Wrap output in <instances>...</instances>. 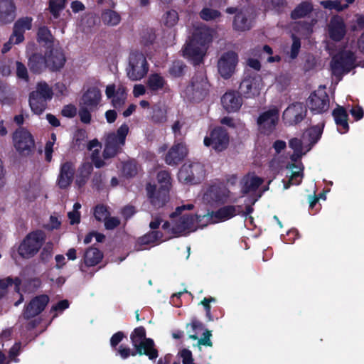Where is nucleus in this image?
I'll return each mask as SVG.
<instances>
[{"mask_svg":"<svg viewBox=\"0 0 364 364\" xmlns=\"http://www.w3.org/2000/svg\"><path fill=\"white\" fill-rule=\"evenodd\" d=\"M92 171L93 166L90 162H83L78 167L75 178V184L78 188H82L87 183Z\"/></svg>","mask_w":364,"mask_h":364,"instance_id":"34","label":"nucleus"},{"mask_svg":"<svg viewBox=\"0 0 364 364\" xmlns=\"http://www.w3.org/2000/svg\"><path fill=\"white\" fill-rule=\"evenodd\" d=\"M109 215L107 206L103 204H98L94 208V216L99 222L104 221Z\"/></svg>","mask_w":364,"mask_h":364,"instance_id":"56","label":"nucleus"},{"mask_svg":"<svg viewBox=\"0 0 364 364\" xmlns=\"http://www.w3.org/2000/svg\"><path fill=\"white\" fill-rule=\"evenodd\" d=\"M303 173L300 171L292 172L291 177L288 182L284 183V187L285 189L289 188L291 185L298 186L301 183Z\"/></svg>","mask_w":364,"mask_h":364,"instance_id":"60","label":"nucleus"},{"mask_svg":"<svg viewBox=\"0 0 364 364\" xmlns=\"http://www.w3.org/2000/svg\"><path fill=\"white\" fill-rule=\"evenodd\" d=\"M33 96L39 95L46 100H51L53 96L52 88L46 82H40L36 85V90L31 92Z\"/></svg>","mask_w":364,"mask_h":364,"instance_id":"45","label":"nucleus"},{"mask_svg":"<svg viewBox=\"0 0 364 364\" xmlns=\"http://www.w3.org/2000/svg\"><path fill=\"white\" fill-rule=\"evenodd\" d=\"M225 12L228 14H235L232 20V29L237 32L250 31L254 26L257 13L254 6L227 7Z\"/></svg>","mask_w":364,"mask_h":364,"instance_id":"2","label":"nucleus"},{"mask_svg":"<svg viewBox=\"0 0 364 364\" xmlns=\"http://www.w3.org/2000/svg\"><path fill=\"white\" fill-rule=\"evenodd\" d=\"M314 11V5L311 1H303L296 6L291 11L290 18L292 20H298L309 17Z\"/></svg>","mask_w":364,"mask_h":364,"instance_id":"31","label":"nucleus"},{"mask_svg":"<svg viewBox=\"0 0 364 364\" xmlns=\"http://www.w3.org/2000/svg\"><path fill=\"white\" fill-rule=\"evenodd\" d=\"M46 53L47 67L51 71H58L66 62L63 49L59 46H53Z\"/></svg>","mask_w":364,"mask_h":364,"instance_id":"22","label":"nucleus"},{"mask_svg":"<svg viewBox=\"0 0 364 364\" xmlns=\"http://www.w3.org/2000/svg\"><path fill=\"white\" fill-rule=\"evenodd\" d=\"M88 107L84 105L80 107L79 109L78 114L80 121L84 124H90L91 122L92 116L90 111L88 109Z\"/></svg>","mask_w":364,"mask_h":364,"instance_id":"61","label":"nucleus"},{"mask_svg":"<svg viewBox=\"0 0 364 364\" xmlns=\"http://www.w3.org/2000/svg\"><path fill=\"white\" fill-rule=\"evenodd\" d=\"M204 165L199 161H187L181 167L178 178L186 184H198L204 178Z\"/></svg>","mask_w":364,"mask_h":364,"instance_id":"8","label":"nucleus"},{"mask_svg":"<svg viewBox=\"0 0 364 364\" xmlns=\"http://www.w3.org/2000/svg\"><path fill=\"white\" fill-rule=\"evenodd\" d=\"M356 57L351 50H343L335 55L331 63L333 75L341 77L355 67Z\"/></svg>","mask_w":364,"mask_h":364,"instance_id":"10","label":"nucleus"},{"mask_svg":"<svg viewBox=\"0 0 364 364\" xmlns=\"http://www.w3.org/2000/svg\"><path fill=\"white\" fill-rule=\"evenodd\" d=\"M101 92L97 87H89L82 96V103L92 109L97 107L101 100Z\"/></svg>","mask_w":364,"mask_h":364,"instance_id":"30","label":"nucleus"},{"mask_svg":"<svg viewBox=\"0 0 364 364\" xmlns=\"http://www.w3.org/2000/svg\"><path fill=\"white\" fill-rule=\"evenodd\" d=\"M230 189L224 184H213L205 191L203 200L211 207H219L228 203H235L237 198L232 197Z\"/></svg>","mask_w":364,"mask_h":364,"instance_id":"5","label":"nucleus"},{"mask_svg":"<svg viewBox=\"0 0 364 364\" xmlns=\"http://www.w3.org/2000/svg\"><path fill=\"white\" fill-rule=\"evenodd\" d=\"M61 114L68 118H73L77 114V108L73 104L66 105L63 107Z\"/></svg>","mask_w":364,"mask_h":364,"instance_id":"62","label":"nucleus"},{"mask_svg":"<svg viewBox=\"0 0 364 364\" xmlns=\"http://www.w3.org/2000/svg\"><path fill=\"white\" fill-rule=\"evenodd\" d=\"M28 67L33 73H42L46 68H48L46 55L38 53L32 54L28 59Z\"/></svg>","mask_w":364,"mask_h":364,"instance_id":"35","label":"nucleus"},{"mask_svg":"<svg viewBox=\"0 0 364 364\" xmlns=\"http://www.w3.org/2000/svg\"><path fill=\"white\" fill-rule=\"evenodd\" d=\"M324 125L325 123L323 122L321 125L317 124L309 128L308 130V136L311 144H315L321 139Z\"/></svg>","mask_w":364,"mask_h":364,"instance_id":"47","label":"nucleus"},{"mask_svg":"<svg viewBox=\"0 0 364 364\" xmlns=\"http://www.w3.org/2000/svg\"><path fill=\"white\" fill-rule=\"evenodd\" d=\"M241 208V205H223L217 210H213L203 215V218H205L207 224L225 222L237 215L238 209Z\"/></svg>","mask_w":364,"mask_h":364,"instance_id":"17","label":"nucleus"},{"mask_svg":"<svg viewBox=\"0 0 364 364\" xmlns=\"http://www.w3.org/2000/svg\"><path fill=\"white\" fill-rule=\"evenodd\" d=\"M205 218L198 215L185 214L181 216L178 220L174 224L171 228V232L174 234H181L186 231L193 232L198 228H203L207 225L200 224L202 220Z\"/></svg>","mask_w":364,"mask_h":364,"instance_id":"13","label":"nucleus"},{"mask_svg":"<svg viewBox=\"0 0 364 364\" xmlns=\"http://www.w3.org/2000/svg\"><path fill=\"white\" fill-rule=\"evenodd\" d=\"M87 132L83 129H78L74 134L72 148L75 151H82L86 147Z\"/></svg>","mask_w":364,"mask_h":364,"instance_id":"41","label":"nucleus"},{"mask_svg":"<svg viewBox=\"0 0 364 364\" xmlns=\"http://www.w3.org/2000/svg\"><path fill=\"white\" fill-rule=\"evenodd\" d=\"M12 140L15 149L22 156H28L35 150L34 138L24 127H19L15 130Z\"/></svg>","mask_w":364,"mask_h":364,"instance_id":"11","label":"nucleus"},{"mask_svg":"<svg viewBox=\"0 0 364 364\" xmlns=\"http://www.w3.org/2000/svg\"><path fill=\"white\" fill-rule=\"evenodd\" d=\"M165 85H166V81L164 77L159 73L151 74L146 82V86L151 92H157L162 90Z\"/></svg>","mask_w":364,"mask_h":364,"instance_id":"39","label":"nucleus"},{"mask_svg":"<svg viewBox=\"0 0 364 364\" xmlns=\"http://www.w3.org/2000/svg\"><path fill=\"white\" fill-rule=\"evenodd\" d=\"M22 284L21 279L16 277L13 279L11 277H7L4 279H0V299L5 296L8 293V287L14 285V291L16 293H20L21 286Z\"/></svg>","mask_w":364,"mask_h":364,"instance_id":"36","label":"nucleus"},{"mask_svg":"<svg viewBox=\"0 0 364 364\" xmlns=\"http://www.w3.org/2000/svg\"><path fill=\"white\" fill-rule=\"evenodd\" d=\"M279 121V112L277 109H270L259 114L257 122L262 134L269 135L276 128Z\"/></svg>","mask_w":364,"mask_h":364,"instance_id":"21","label":"nucleus"},{"mask_svg":"<svg viewBox=\"0 0 364 364\" xmlns=\"http://www.w3.org/2000/svg\"><path fill=\"white\" fill-rule=\"evenodd\" d=\"M42 284L38 277L30 278L24 281L22 289L25 293H31L38 289Z\"/></svg>","mask_w":364,"mask_h":364,"instance_id":"49","label":"nucleus"},{"mask_svg":"<svg viewBox=\"0 0 364 364\" xmlns=\"http://www.w3.org/2000/svg\"><path fill=\"white\" fill-rule=\"evenodd\" d=\"M149 65L145 55L139 51L131 52L129 56V65L127 75L132 81L141 80L146 75Z\"/></svg>","mask_w":364,"mask_h":364,"instance_id":"9","label":"nucleus"},{"mask_svg":"<svg viewBox=\"0 0 364 364\" xmlns=\"http://www.w3.org/2000/svg\"><path fill=\"white\" fill-rule=\"evenodd\" d=\"M188 153L185 143L175 141L165 156V162L169 166H176L187 156Z\"/></svg>","mask_w":364,"mask_h":364,"instance_id":"24","label":"nucleus"},{"mask_svg":"<svg viewBox=\"0 0 364 364\" xmlns=\"http://www.w3.org/2000/svg\"><path fill=\"white\" fill-rule=\"evenodd\" d=\"M159 188H167L169 191L171 187V177L168 171H160L156 176Z\"/></svg>","mask_w":364,"mask_h":364,"instance_id":"51","label":"nucleus"},{"mask_svg":"<svg viewBox=\"0 0 364 364\" xmlns=\"http://www.w3.org/2000/svg\"><path fill=\"white\" fill-rule=\"evenodd\" d=\"M146 191L150 204L155 209L164 207L169 200L170 191L167 188H159L156 184L147 183Z\"/></svg>","mask_w":364,"mask_h":364,"instance_id":"16","label":"nucleus"},{"mask_svg":"<svg viewBox=\"0 0 364 364\" xmlns=\"http://www.w3.org/2000/svg\"><path fill=\"white\" fill-rule=\"evenodd\" d=\"M32 21L31 17L26 16L18 18L14 23L12 35L15 37V44H18L23 41L25 31L31 29Z\"/></svg>","mask_w":364,"mask_h":364,"instance_id":"29","label":"nucleus"},{"mask_svg":"<svg viewBox=\"0 0 364 364\" xmlns=\"http://www.w3.org/2000/svg\"><path fill=\"white\" fill-rule=\"evenodd\" d=\"M307 107L302 102L290 104L283 112V119L286 124L294 126L301 122L306 117Z\"/></svg>","mask_w":364,"mask_h":364,"instance_id":"18","label":"nucleus"},{"mask_svg":"<svg viewBox=\"0 0 364 364\" xmlns=\"http://www.w3.org/2000/svg\"><path fill=\"white\" fill-rule=\"evenodd\" d=\"M242 98L239 92L227 91L221 97L223 108L229 113L237 112L242 105Z\"/></svg>","mask_w":364,"mask_h":364,"instance_id":"26","label":"nucleus"},{"mask_svg":"<svg viewBox=\"0 0 364 364\" xmlns=\"http://www.w3.org/2000/svg\"><path fill=\"white\" fill-rule=\"evenodd\" d=\"M186 65L181 60H175L168 68V73L173 77H181L184 75Z\"/></svg>","mask_w":364,"mask_h":364,"instance_id":"48","label":"nucleus"},{"mask_svg":"<svg viewBox=\"0 0 364 364\" xmlns=\"http://www.w3.org/2000/svg\"><path fill=\"white\" fill-rule=\"evenodd\" d=\"M262 3L266 10L273 11L279 15L284 12L288 5L287 0H262Z\"/></svg>","mask_w":364,"mask_h":364,"instance_id":"43","label":"nucleus"},{"mask_svg":"<svg viewBox=\"0 0 364 364\" xmlns=\"http://www.w3.org/2000/svg\"><path fill=\"white\" fill-rule=\"evenodd\" d=\"M105 175L103 172L97 171L94 173L92 179V188L97 191H101L105 188Z\"/></svg>","mask_w":364,"mask_h":364,"instance_id":"54","label":"nucleus"},{"mask_svg":"<svg viewBox=\"0 0 364 364\" xmlns=\"http://www.w3.org/2000/svg\"><path fill=\"white\" fill-rule=\"evenodd\" d=\"M229 134L225 129L217 127L210 131L209 136L204 138L205 146L211 147L217 152L225 150L229 144Z\"/></svg>","mask_w":364,"mask_h":364,"instance_id":"12","label":"nucleus"},{"mask_svg":"<svg viewBox=\"0 0 364 364\" xmlns=\"http://www.w3.org/2000/svg\"><path fill=\"white\" fill-rule=\"evenodd\" d=\"M103 253L98 248L91 246L88 247L83 256V262L85 267H95L100 264L103 259Z\"/></svg>","mask_w":364,"mask_h":364,"instance_id":"32","label":"nucleus"},{"mask_svg":"<svg viewBox=\"0 0 364 364\" xmlns=\"http://www.w3.org/2000/svg\"><path fill=\"white\" fill-rule=\"evenodd\" d=\"M66 0H49V11L54 18L60 16V13L65 7Z\"/></svg>","mask_w":364,"mask_h":364,"instance_id":"50","label":"nucleus"},{"mask_svg":"<svg viewBox=\"0 0 364 364\" xmlns=\"http://www.w3.org/2000/svg\"><path fill=\"white\" fill-rule=\"evenodd\" d=\"M53 36L47 26H41L37 32L38 42H43L45 43H53Z\"/></svg>","mask_w":364,"mask_h":364,"instance_id":"52","label":"nucleus"},{"mask_svg":"<svg viewBox=\"0 0 364 364\" xmlns=\"http://www.w3.org/2000/svg\"><path fill=\"white\" fill-rule=\"evenodd\" d=\"M50 298L47 294H40L34 296L26 304L23 310V317L26 320H30L41 314L48 304Z\"/></svg>","mask_w":364,"mask_h":364,"instance_id":"20","label":"nucleus"},{"mask_svg":"<svg viewBox=\"0 0 364 364\" xmlns=\"http://www.w3.org/2000/svg\"><path fill=\"white\" fill-rule=\"evenodd\" d=\"M164 234L160 230H151L139 237L138 244L140 245H147L154 244L162 240Z\"/></svg>","mask_w":364,"mask_h":364,"instance_id":"42","label":"nucleus"},{"mask_svg":"<svg viewBox=\"0 0 364 364\" xmlns=\"http://www.w3.org/2000/svg\"><path fill=\"white\" fill-rule=\"evenodd\" d=\"M263 182L264 180L261 177L247 175L242 180L241 193L242 195H247L250 192L256 191Z\"/></svg>","mask_w":364,"mask_h":364,"instance_id":"33","label":"nucleus"},{"mask_svg":"<svg viewBox=\"0 0 364 364\" xmlns=\"http://www.w3.org/2000/svg\"><path fill=\"white\" fill-rule=\"evenodd\" d=\"M42 97L37 95L33 96V94H29L28 102L32 112L38 115L41 114L47 107L48 101Z\"/></svg>","mask_w":364,"mask_h":364,"instance_id":"38","label":"nucleus"},{"mask_svg":"<svg viewBox=\"0 0 364 364\" xmlns=\"http://www.w3.org/2000/svg\"><path fill=\"white\" fill-rule=\"evenodd\" d=\"M118 353L119 354L120 357L122 359H127L130 355L135 356L138 354V353H135L134 350H131L130 348L128 346H125L123 345H121L119 348L117 349Z\"/></svg>","mask_w":364,"mask_h":364,"instance_id":"63","label":"nucleus"},{"mask_svg":"<svg viewBox=\"0 0 364 364\" xmlns=\"http://www.w3.org/2000/svg\"><path fill=\"white\" fill-rule=\"evenodd\" d=\"M332 116L335 123L338 127V131L341 134H346L349 131L348 114L346 109L341 105L337 107L332 111Z\"/></svg>","mask_w":364,"mask_h":364,"instance_id":"28","label":"nucleus"},{"mask_svg":"<svg viewBox=\"0 0 364 364\" xmlns=\"http://www.w3.org/2000/svg\"><path fill=\"white\" fill-rule=\"evenodd\" d=\"M139 164L137 161L132 159L122 162V173L126 178L135 177L138 173Z\"/></svg>","mask_w":364,"mask_h":364,"instance_id":"40","label":"nucleus"},{"mask_svg":"<svg viewBox=\"0 0 364 364\" xmlns=\"http://www.w3.org/2000/svg\"><path fill=\"white\" fill-rule=\"evenodd\" d=\"M46 240V232L36 230L28 233L18 247V254L23 259H31L40 251Z\"/></svg>","mask_w":364,"mask_h":364,"instance_id":"3","label":"nucleus"},{"mask_svg":"<svg viewBox=\"0 0 364 364\" xmlns=\"http://www.w3.org/2000/svg\"><path fill=\"white\" fill-rule=\"evenodd\" d=\"M16 75L18 78L24 80L25 82H28L29 80L28 70L26 65L20 62L16 61Z\"/></svg>","mask_w":364,"mask_h":364,"instance_id":"59","label":"nucleus"},{"mask_svg":"<svg viewBox=\"0 0 364 364\" xmlns=\"http://www.w3.org/2000/svg\"><path fill=\"white\" fill-rule=\"evenodd\" d=\"M105 227L107 230H111L120 225V220L117 217H107L105 220Z\"/></svg>","mask_w":364,"mask_h":364,"instance_id":"64","label":"nucleus"},{"mask_svg":"<svg viewBox=\"0 0 364 364\" xmlns=\"http://www.w3.org/2000/svg\"><path fill=\"white\" fill-rule=\"evenodd\" d=\"M126 97V89L122 86L119 87L117 90L115 95L112 97V106L116 109L121 108L124 105Z\"/></svg>","mask_w":364,"mask_h":364,"instance_id":"46","label":"nucleus"},{"mask_svg":"<svg viewBox=\"0 0 364 364\" xmlns=\"http://www.w3.org/2000/svg\"><path fill=\"white\" fill-rule=\"evenodd\" d=\"M16 7L13 0H0V24H8L16 18Z\"/></svg>","mask_w":364,"mask_h":364,"instance_id":"27","label":"nucleus"},{"mask_svg":"<svg viewBox=\"0 0 364 364\" xmlns=\"http://www.w3.org/2000/svg\"><path fill=\"white\" fill-rule=\"evenodd\" d=\"M261 77L255 73H245L242 80L239 89L240 92L246 98L254 97L260 93Z\"/></svg>","mask_w":364,"mask_h":364,"instance_id":"15","label":"nucleus"},{"mask_svg":"<svg viewBox=\"0 0 364 364\" xmlns=\"http://www.w3.org/2000/svg\"><path fill=\"white\" fill-rule=\"evenodd\" d=\"M210 84L205 75L198 72L192 77L190 83L186 86L184 94L189 102H200L209 92Z\"/></svg>","mask_w":364,"mask_h":364,"instance_id":"7","label":"nucleus"},{"mask_svg":"<svg viewBox=\"0 0 364 364\" xmlns=\"http://www.w3.org/2000/svg\"><path fill=\"white\" fill-rule=\"evenodd\" d=\"M102 22L107 26H117L121 21L120 15L111 9H105L102 11L101 14Z\"/></svg>","mask_w":364,"mask_h":364,"instance_id":"44","label":"nucleus"},{"mask_svg":"<svg viewBox=\"0 0 364 364\" xmlns=\"http://www.w3.org/2000/svg\"><path fill=\"white\" fill-rule=\"evenodd\" d=\"M129 130L128 125L124 123L117 129L116 132H110L107 135L102 152L105 159L113 158L122 152Z\"/></svg>","mask_w":364,"mask_h":364,"instance_id":"6","label":"nucleus"},{"mask_svg":"<svg viewBox=\"0 0 364 364\" xmlns=\"http://www.w3.org/2000/svg\"><path fill=\"white\" fill-rule=\"evenodd\" d=\"M354 2L355 0H323L321 1V5L326 9L341 12Z\"/></svg>","mask_w":364,"mask_h":364,"instance_id":"37","label":"nucleus"},{"mask_svg":"<svg viewBox=\"0 0 364 364\" xmlns=\"http://www.w3.org/2000/svg\"><path fill=\"white\" fill-rule=\"evenodd\" d=\"M292 44L291 46L290 58L295 59L297 58L300 48H301V40L295 34L291 35Z\"/></svg>","mask_w":364,"mask_h":364,"instance_id":"58","label":"nucleus"},{"mask_svg":"<svg viewBox=\"0 0 364 364\" xmlns=\"http://www.w3.org/2000/svg\"><path fill=\"white\" fill-rule=\"evenodd\" d=\"M213 40L210 28L205 26L196 28L189 42L183 50V55L193 65H200L205 55L207 47Z\"/></svg>","mask_w":364,"mask_h":364,"instance_id":"1","label":"nucleus"},{"mask_svg":"<svg viewBox=\"0 0 364 364\" xmlns=\"http://www.w3.org/2000/svg\"><path fill=\"white\" fill-rule=\"evenodd\" d=\"M146 329L144 326H139L134 329L130 335L131 342L138 355H145L150 360H155L158 356V350L154 348L153 339L146 337Z\"/></svg>","mask_w":364,"mask_h":364,"instance_id":"4","label":"nucleus"},{"mask_svg":"<svg viewBox=\"0 0 364 364\" xmlns=\"http://www.w3.org/2000/svg\"><path fill=\"white\" fill-rule=\"evenodd\" d=\"M328 33L329 38L335 41H341L346 33V26L343 17L333 15L328 24Z\"/></svg>","mask_w":364,"mask_h":364,"instance_id":"25","label":"nucleus"},{"mask_svg":"<svg viewBox=\"0 0 364 364\" xmlns=\"http://www.w3.org/2000/svg\"><path fill=\"white\" fill-rule=\"evenodd\" d=\"M238 62V55L234 51L223 53L218 61V73L224 79H229L233 75Z\"/></svg>","mask_w":364,"mask_h":364,"instance_id":"19","label":"nucleus"},{"mask_svg":"<svg viewBox=\"0 0 364 364\" xmlns=\"http://www.w3.org/2000/svg\"><path fill=\"white\" fill-rule=\"evenodd\" d=\"M216 299L214 297L209 296V297H205L200 302V304H201L204 310L205 311V316L208 321H213V316L211 314V306L210 303L211 302H215Z\"/></svg>","mask_w":364,"mask_h":364,"instance_id":"57","label":"nucleus"},{"mask_svg":"<svg viewBox=\"0 0 364 364\" xmlns=\"http://www.w3.org/2000/svg\"><path fill=\"white\" fill-rule=\"evenodd\" d=\"M75 172L74 163L70 161L62 163L57 178V185L62 190L67 189L72 184Z\"/></svg>","mask_w":364,"mask_h":364,"instance_id":"23","label":"nucleus"},{"mask_svg":"<svg viewBox=\"0 0 364 364\" xmlns=\"http://www.w3.org/2000/svg\"><path fill=\"white\" fill-rule=\"evenodd\" d=\"M178 14L173 9L166 11L164 16V24L169 28L175 26L178 23Z\"/></svg>","mask_w":364,"mask_h":364,"instance_id":"55","label":"nucleus"},{"mask_svg":"<svg viewBox=\"0 0 364 364\" xmlns=\"http://www.w3.org/2000/svg\"><path fill=\"white\" fill-rule=\"evenodd\" d=\"M199 15L203 20L208 21L219 18L221 13L217 9L205 7L200 11Z\"/></svg>","mask_w":364,"mask_h":364,"instance_id":"53","label":"nucleus"},{"mask_svg":"<svg viewBox=\"0 0 364 364\" xmlns=\"http://www.w3.org/2000/svg\"><path fill=\"white\" fill-rule=\"evenodd\" d=\"M306 106L313 114H322L329 109V97L325 91H314L308 97Z\"/></svg>","mask_w":364,"mask_h":364,"instance_id":"14","label":"nucleus"}]
</instances>
